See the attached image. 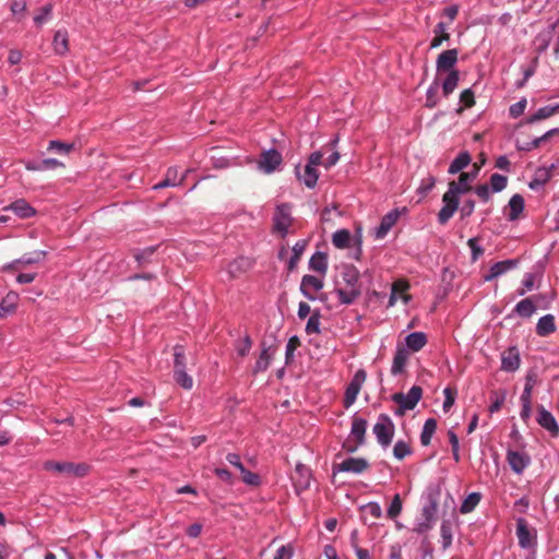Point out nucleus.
I'll list each match as a JSON object with an SVG mask.
<instances>
[{
    "label": "nucleus",
    "mask_w": 559,
    "mask_h": 559,
    "mask_svg": "<svg viewBox=\"0 0 559 559\" xmlns=\"http://www.w3.org/2000/svg\"><path fill=\"white\" fill-rule=\"evenodd\" d=\"M309 269L324 276L328 271L326 254L320 251L312 254V257L309 260Z\"/></svg>",
    "instance_id": "bb28decb"
},
{
    "label": "nucleus",
    "mask_w": 559,
    "mask_h": 559,
    "mask_svg": "<svg viewBox=\"0 0 559 559\" xmlns=\"http://www.w3.org/2000/svg\"><path fill=\"white\" fill-rule=\"evenodd\" d=\"M465 188H460L455 181L449 183L448 191L442 197L443 206L438 214V221L444 225L454 215L459 207V195L465 192Z\"/></svg>",
    "instance_id": "f03ea898"
},
{
    "label": "nucleus",
    "mask_w": 559,
    "mask_h": 559,
    "mask_svg": "<svg viewBox=\"0 0 559 559\" xmlns=\"http://www.w3.org/2000/svg\"><path fill=\"white\" fill-rule=\"evenodd\" d=\"M251 266L252 262L250 259L240 257L235 259L227 265V273L229 277L235 278L246 273Z\"/></svg>",
    "instance_id": "4be33fe9"
},
{
    "label": "nucleus",
    "mask_w": 559,
    "mask_h": 559,
    "mask_svg": "<svg viewBox=\"0 0 559 559\" xmlns=\"http://www.w3.org/2000/svg\"><path fill=\"white\" fill-rule=\"evenodd\" d=\"M361 509L369 513L374 519H380L382 516V509L378 502H368L362 506Z\"/></svg>",
    "instance_id": "5fc2aeb1"
},
{
    "label": "nucleus",
    "mask_w": 559,
    "mask_h": 559,
    "mask_svg": "<svg viewBox=\"0 0 559 559\" xmlns=\"http://www.w3.org/2000/svg\"><path fill=\"white\" fill-rule=\"evenodd\" d=\"M507 461L511 467V469L515 474H522L523 471L531 463L530 456L525 452L509 450L507 452Z\"/></svg>",
    "instance_id": "ddd939ff"
},
{
    "label": "nucleus",
    "mask_w": 559,
    "mask_h": 559,
    "mask_svg": "<svg viewBox=\"0 0 559 559\" xmlns=\"http://www.w3.org/2000/svg\"><path fill=\"white\" fill-rule=\"evenodd\" d=\"M252 346L251 338L246 336L241 341H239L236 345V352L239 356L245 357L249 354Z\"/></svg>",
    "instance_id": "3c124183"
},
{
    "label": "nucleus",
    "mask_w": 559,
    "mask_h": 559,
    "mask_svg": "<svg viewBox=\"0 0 559 559\" xmlns=\"http://www.w3.org/2000/svg\"><path fill=\"white\" fill-rule=\"evenodd\" d=\"M556 331L555 317L546 314L542 317L536 324V333L539 336H547Z\"/></svg>",
    "instance_id": "a878e982"
},
{
    "label": "nucleus",
    "mask_w": 559,
    "mask_h": 559,
    "mask_svg": "<svg viewBox=\"0 0 559 559\" xmlns=\"http://www.w3.org/2000/svg\"><path fill=\"white\" fill-rule=\"evenodd\" d=\"M459 73L457 71H450L442 83V91L444 96H449L457 86Z\"/></svg>",
    "instance_id": "a19ab883"
},
{
    "label": "nucleus",
    "mask_w": 559,
    "mask_h": 559,
    "mask_svg": "<svg viewBox=\"0 0 559 559\" xmlns=\"http://www.w3.org/2000/svg\"><path fill=\"white\" fill-rule=\"evenodd\" d=\"M460 103L464 105L465 108H469L474 105V93L471 88L464 90L460 95Z\"/></svg>",
    "instance_id": "e2e57ef3"
},
{
    "label": "nucleus",
    "mask_w": 559,
    "mask_h": 559,
    "mask_svg": "<svg viewBox=\"0 0 559 559\" xmlns=\"http://www.w3.org/2000/svg\"><path fill=\"white\" fill-rule=\"evenodd\" d=\"M409 284L404 280H397L392 284L391 296L389 299V307H393L399 299L407 304L411 296L407 294Z\"/></svg>",
    "instance_id": "dca6fc26"
},
{
    "label": "nucleus",
    "mask_w": 559,
    "mask_h": 559,
    "mask_svg": "<svg viewBox=\"0 0 559 559\" xmlns=\"http://www.w3.org/2000/svg\"><path fill=\"white\" fill-rule=\"evenodd\" d=\"M273 355H274V353H273L272 348L266 347L263 344L261 354H260L258 360L255 361L253 372L259 373V372L265 371L272 361Z\"/></svg>",
    "instance_id": "cd10ccee"
},
{
    "label": "nucleus",
    "mask_w": 559,
    "mask_h": 559,
    "mask_svg": "<svg viewBox=\"0 0 559 559\" xmlns=\"http://www.w3.org/2000/svg\"><path fill=\"white\" fill-rule=\"evenodd\" d=\"M307 240H298L294 247H293V255L289 258L287 262V269L288 271H294L297 267V264L304 254L306 247H307Z\"/></svg>",
    "instance_id": "c756f323"
},
{
    "label": "nucleus",
    "mask_w": 559,
    "mask_h": 559,
    "mask_svg": "<svg viewBox=\"0 0 559 559\" xmlns=\"http://www.w3.org/2000/svg\"><path fill=\"white\" fill-rule=\"evenodd\" d=\"M72 144H66L60 141H50L48 145V150L56 151L61 154H68L72 150Z\"/></svg>",
    "instance_id": "13d9d810"
},
{
    "label": "nucleus",
    "mask_w": 559,
    "mask_h": 559,
    "mask_svg": "<svg viewBox=\"0 0 559 559\" xmlns=\"http://www.w3.org/2000/svg\"><path fill=\"white\" fill-rule=\"evenodd\" d=\"M352 240V235L347 229H338L332 236V243L337 249L348 248Z\"/></svg>",
    "instance_id": "2f4dec72"
},
{
    "label": "nucleus",
    "mask_w": 559,
    "mask_h": 559,
    "mask_svg": "<svg viewBox=\"0 0 559 559\" xmlns=\"http://www.w3.org/2000/svg\"><path fill=\"white\" fill-rule=\"evenodd\" d=\"M36 276H37L36 272H27V273L20 272L16 276V282L19 284H31L35 281Z\"/></svg>",
    "instance_id": "774afa93"
},
{
    "label": "nucleus",
    "mask_w": 559,
    "mask_h": 559,
    "mask_svg": "<svg viewBox=\"0 0 559 559\" xmlns=\"http://www.w3.org/2000/svg\"><path fill=\"white\" fill-rule=\"evenodd\" d=\"M480 498H481L480 493H478V492L469 493L461 504V508H460L461 513L466 514V513L472 512L476 508V506L479 503Z\"/></svg>",
    "instance_id": "ea45409f"
},
{
    "label": "nucleus",
    "mask_w": 559,
    "mask_h": 559,
    "mask_svg": "<svg viewBox=\"0 0 559 559\" xmlns=\"http://www.w3.org/2000/svg\"><path fill=\"white\" fill-rule=\"evenodd\" d=\"M175 370H186V361H185V354L183 349L180 346L175 347Z\"/></svg>",
    "instance_id": "864d4df0"
},
{
    "label": "nucleus",
    "mask_w": 559,
    "mask_h": 559,
    "mask_svg": "<svg viewBox=\"0 0 559 559\" xmlns=\"http://www.w3.org/2000/svg\"><path fill=\"white\" fill-rule=\"evenodd\" d=\"M501 367L504 371H515L520 367L519 354L514 350H510L502 357Z\"/></svg>",
    "instance_id": "c9c22d12"
},
{
    "label": "nucleus",
    "mask_w": 559,
    "mask_h": 559,
    "mask_svg": "<svg viewBox=\"0 0 559 559\" xmlns=\"http://www.w3.org/2000/svg\"><path fill=\"white\" fill-rule=\"evenodd\" d=\"M297 176L300 181L304 182V185L308 188H313L317 185L319 174L316 169V167H311L309 165L305 166L304 173L300 174L297 170Z\"/></svg>",
    "instance_id": "7c9ffc66"
},
{
    "label": "nucleus",
    "mask_w": 559,
    "mask_h": 559,
    "mask_svg": "<svg viewBox=\"0 0 559 559\" xmlns=\"http://www.w3.org/2000/svg\"><path fill=\"white\" fill-rule=\"evenodd\" d=\"M401 512H402V500H401L400 495L396 493L393 497V499L386 510V515H388V518L394 520L400 515Z\"/></svg>",
    "instance_id": "37998d69"
},
{
    "label": "nucleus",
    "mask_w": 559,
    "mask_h": 559,
    "mask_svg": "<svg viewBox=\"0 0 559 559\" xmlns=\"http://www.w3.org/2000/svg\"><path fill=\"white\" fill-rule=\"evenodd\" d=\"M421 394L423 390L417 385L412 386L406 394L395 393L392 396L393 401L399 405V409L395 412V414L402 415L405 411L413 409L421 399Z\"/></svg>",
    "instance_id": "39448f33"
},
{
    "label": "nucleus",
    "mask_w": 559,
    "mask_h": 559,
    "mask_svg": "<svg viewBox=\"0 0 559 559\" xmlns=\"http://www.w3.org/2000/svg\"><path fill=\"white\" fill-rule=\"evenodd\" d=\"M411 453L408 444L404 441H397L393 448V454L397 460H403Z\"/></svg>",
    "instance_id": "09e8293b"
},
{
    "label": "nucleus",
    "mask_w": 559,
    "mask_h": 559,
    "mask_svg": "<svg viewBox=\"0 0 559 559\" xmlns=\"http://www.w3.org/2000/svg\"><path fill=\"white\" fill-rule=\"evenodd\" d=\"M427 344L426 334L423 332H413L405 337V345H403L408 353L419 352Z\"/></svg>",
    "instance_id": "5701e85b"
},
{
    "label": "nucleus",
    "mask_w": 559,
    "mask_h": 559,
    "mask_svg": "<svg viewBox=\"0 0 559 559\" xmlns=\"http://www.w3.org/2000/svg\"><path fill=\"white\" fill-rule=\"evenodd\" d=\"M4 211H12L20 218H29L36 214L35 209L24 199H19L4 207Z\"/></svg>",
    "instance_id": "412c9836"
},
{
    "label": "nucleus",
    "mask_w": 559,
    "mask_h": 559,
    "mask_svg": "<svg viewBox=\"0 0 559 559\" xmlns=\"http://www.w3.org/2000/svg\"><path fill=\"white\" fill-rule=\"evenodd\" d=\"M399 216V210H392L388 214H385L382 217L380 225L374 229V237L377 239L384 238L390 231V229L396 224Z\"/></svg>",
    "instance_id": "6ab92c4d"
},
{
    "label": "nucleus",
    "mask_w": 559,
    "mask_h": 559,
    "mask_svg": "<svg viewBox=\"0 0 559 559\" xmlns=\"http://www.w3.org/2000/svg\"><path fill=\"white\" fill-rule=\"evenodd\" d=\"M174 377L183 389L190 390L193 386V380L186 370L174 371Z\"/></svg>",
    "instance_id": "c03bdc74"
},
{
    "label": "nucleus",
    "mask_w": 559,
    "mask_h": 559,
    "mask_svg": "<svg viewBox=\"0 0 559 559\" xmlns=\"http://www.w3.org/2000/svg\"><path fill=\"white\" fill-rule=\"evenodd\" d=\"M449 441L452 448V455L455 462L460 461V442L457 436L453 431H449Z\"/></svg>",
    "instance_id": "6e6d98bb"
},
{
    "label": "nucleus",
    "mask_w": 559,
    "mask_h": 559,
    "mask_svg": "<svg viewBox=\"0 0 559 559\" xmlns=\"http://www.w3.org/2000/svg\"><path fill=\"white\" fill-rule=\"evenodd\" d=\"M537 423L547 431L550 432L552 437H557L559 435V426L557 424L554 415L545 409L544 406L538 407V416Z\"/></svg>",
    "instance_id": "f3484780"
},
{
    "label": "nucleus",
    "mask_w": 559,
    "mask_h": 559,
    "mask_svg": "<svg viewBox=\"0 0 559 559\" xmlns=\"http://www.w3.org/2000/svg\"><path fill=\"white\" fill-rule=\"evenodd\" d=\"M471 163V156L467 152H462L459 156L451 163L449 167V173L454 175L462 169H464Z\"/></svg>",
    "instance_id": "4c0bfd02"
},
{
    "label": "nucleus",
    "mask_w": 559,
    "mask_h": 559,
    "mask_svg": "<svg viewBox=\"0 0 559 559\" xmlns=\"http://www.w3.org/2000/svg\"><path fill=\"white\" fill-rule=\"evenodd\" d=\"M373 433L379 444L383 448H388L393 439L395 427L392 419L384 414L378 417L377 423L373 426Z\"/></svg>",
    "instance_id": "7ed1b4c3"
},
{
    "label": "nucleus",
    "mask_w": 559,
    "mask_h": 559,
    "mask_svg": "<svg viewBox=\"0 0 559 559\" xmlns=\"http://www.w3.org/2000/svg\"><path fill=\"white\" fill-rule=\"evenodd\" d=\"M366 378L367 374L362 369L357 370L354 374L345 391L344 406L346 408L355 403L357 395L359 394L361 386L366 381Z\"/></svg>",
    "instance_id": "6e6552de"
},
{
    "label": "nucleus",
    "mask_w": 559,
    "mask_h": 559,
    "mask_svg": "<svg viewBox=\"0 0 559 559\" xmlns=\"http://www.w3.org/2000/svg\"><path fill=\"white\" fill-rule=\"evenodd\" d=\"M491 400H492V403L491 405L489 406V412L490 413H496L498 412L502 404L504 403V400H506V394H501V395H498V394H493L491 396Z\"/></svg>",
    "instance_id": "338daca9"
},
{
    "label": "nucleus",
    "mask_w": 559,
    "mask_h": 559,
    "mask_svg": "<svg viewBox=\"0 0 559 559\" xmlns=\"http://www.w3.org/2000/svg\"><path fill=\"white\" fill-rule=\"evenodd\" d=\"M292 479L296 491L300 493L301 491L309 488L311 472L306 465L298 463L295 467V474L293 475Z\"/></svg>",
    "instance_id": "f8f14e48"
},
{
    "label": "nucleus",
    "mask_w": 559,
    "mask_h": 559,
    "mask_svg": "<svg viewBox=\"0 0 559 559\" xmlns=\"http://www.w3.org/2000/svg\"><path fill=\"white\" fill-rule=\"evenodd\" d=\"M478 174V168L474 170L473 173H462L459 178V182H456L460 188H465V192L471 189L469 182L473 181Z\"/></svg>",
    "instance_id": "8fccbe9b"
},
{
    "label": "nucleus",
    "mask_w": 559,
    "mask_h": 559,
    "mask_svg": "<svg viewBox=\"0 0 559 559\" xmlns=\"http://www.w3.org/2000/svg\"><path fill=\"white\" fill-rule=\"evenodd\" d=\"M535 274L533 273H526L524 275V278L522 281V288L518 290L519 296L525 295L527 292H531L534 288L535 285Z\"/></svg>",
    "instance_id": "de8ad7c7"
},
{
    "label": "nucleus",
    "mask_w": 559,
    "mask_h": 559,
    "mask_svg": "<svg viewBox=\"0 0 559 559\" xmlns=\"http://www.w3.org/2000/svg\"><path fill=\"white\" fill-rule=\"evenodd\" d=\"M467 245L472 251V259L476 261L484 252L483 248L478 245L477 238H471Z\"/></svg>",
    "instance_id": "052dcab7"
},
{
    "label": "nucleus",
    "mask_w": 559,
    "mask_h": 559,
    "mask_svg": "<svg viewBox=\"0 0 559 559\" xmlns=\"http://www.w3.org/2000/svg\"><path fill=\"white\" fill-rule=\"evenodd\" d=\"M437 429V421L433 418H429L425 421L423 431L420 433V442L423 445H428L431 438Z\"/></svg>",
    "instance_id": "e433bc0d"
},
{
    "label": "nucleus",
    "mask_w": 559,
    "mask_h": 559,
    "mask_svg": "<svg viewBox=\"0 0 559 559\" xmlns=\"http://www.w3.org/2000/svg\"><path fill=\"white\" fill-rule=\"evenodd\" d=\"M52 47L56 53L64 55L69 49L68 33L64 29H58L55 33Z\"/></svg>",
    "instance_id": "c85d7f7f"
},
{
    "label": "nucleus",
    "mask_w": 559,
    "mask_h": 559,
    "mask_svg": "<svg viewBox=\"0 0 559 559\" xmlns=\"http://www.w3.org/2000/svg\"><path fill=\"white\" fill-rule=\"evenodd\" d=\"M321 325V314L319 310H316L311 313L310 318L307 321L306 324V332L307 334H319L321 332L320 330Z\"/></svg>",
    "instance_id": "79ce46f5"
},
{
    "label": "nucleus",
    "mask_w": 559,
    "mask_h": 559,
    "mask_svg": "<svg viewBox=\"0 0 559 559\" xmlns=\"http://www.w3.org/2000/svg\"><path fill=\"white\" fill-rule=\"evenodd\" d=\"M526 105H527V102L525 98H522L518 103L511 105L510 109H509L510 116L512 118L520 117L524 112Z\"/></svg>",
    "instance_id": "4d7b16f0"
},
{
    "label": "nucleus",
    "mask_w": 559,
    "mask_h": 559,
    "mask_svg": "<svg viewBox=\"0 0 559 559\" xmlns=\"http://www.w3.org/2000/svg\"><path fill=\"white\" fill-rule=\"evenodd\" d=\"M369 464L367 460L362 457H348L334 466V471L360 474L368 468Z\"/></svg>",
    "instance_id": "4468645a"
},
{
    "label": "nucleus",
    "mask_w": 559,
    "mask_h": 559,
    "mask_svg": "<svg viewBox=\"0 0 559 559\" xmlns=\"http://www.w3.org/2000/svg\"><path fill=\"white\" fill-rule=\"evenodd\" d=\"M292 221V207L288 204L277 205L273 217V230L285 237L288 234Z\"/></svg>",
    "instance_id": "423d86ee"
},
{
    "label": "nucleus",
    "mask_w": 559,
    "mask_h": 559,
    "mask_svg": "<svg viewBox=\"0 0 559 559\" xmlns=\"http://www.w3.org/2000/svg\"><path fill=\"white\" fill-rule=\"evenodd\" d=\"M46 471L56 472L66 476L83 477L88 472V466L84 463L74 464L71 462L47 461L44 463Z\"/></svg>",
    "instance_id": "20e7f679"
},
{
    "label": "nucleus",
    "mask_w": 559,
    "mask_h": 559,
    "mask_svg": "<svg viewBox=\"0 0 559 559\" xmlns=\"http://www.w3.org/2000/svg\"><path fill=\"white\" fill-rule=\"evenodd\" d=\"M437 92H438V85H432L427 90V97H426V106L429 108H432L437 105Z\"/></svg>",
    "instance_id": "680f3d73"
},
{
    "label": "nucleus",
    "mask_w": 559,
    "mask_h": 559,
    "mask_svg": "<svg viewBox=\"0 0 559 559\" xmlns=\"http://www.w3.org/2000/svg\"><path fill=\"white\" fill-rule=\"evenodd\" d=\"M324 286L323 276L304 275L300 283L301 294L309 300H316V293L320 292Z\"/></svg>",
    "instance_id": "9d476101"
},
{
    "label": "nucleus",
    "mask_w": 559,
    "mask_h": 559,
    "mask_svg": "<svg viewBox=\"0 0 559 559\" xmlns=\"http://www.w3.org/2000/svg\"><path fill=\"white\" fill-rule=\"evenodd\" d=\"M514 310L520 317L530 318L536 311V307L531 298H525L516 304Z\"/></svg>",
    "instance_id": "58836bf2"
},
{
    "label": "nucleus",
    "mask_w": 559,
    "mask_h": 559,
    "mask_svg": "<svg viewBox=\"0 0 559 559\" xmlns=\"http://www.w3.org/2000/svg\"><path fill=\"white\" fill-rule=\"evenodd\" d=\"M282 164V155L276 150H266L261 154L258 168L264 174H272Z\"/></svg>",
    "instance_id": "1a4fd4ad"
},
{
    "label": "nucleus",
    "mask_w": 559,
    "mask_h": 559,
    "mask_svg": "<svg viewBox=\"0 0 559 559\" xmlns=\"http://www.w3.org/2000/svg\"><path fill=\"white\" fill-rule=\"evenodd\" d=\"M47 252L44 250H37L32 253H25L21 258L13 260L3 265V271H20L26 265L36 264L45 260Z\"/></svg>",
    "instance_id": "0eeeda50"
},
{
    "label": "nucleus",
    "mask_w": 559,
    "mask_h": 559,
    "mask_svg": "<svg viewBox=\"0 0 559 559\" xmlns=\"http://www.w3.org/2000/svg\"><path fill=\"white\" fill-rule=\"evenodd\" d=\"M516 265V261L514 260H506L495 263L487 275H485L484 280L486 282H490L495 280L496 277L507 273L511 269H513Z\"/></svg>",
    "instance_id": "b1692460"
},
{
    "label": "nucleus",
    "mask_w": 559,
    "mask_h": 559,
    "mask_svg": "<svg viewBox=\"0 0 559 559\" xmlns=\"http://www.w3.org/2000/svg\"><path fill=\"white\" fill-rule=\"evenodd\" d=\"M240 473H241L243 483L251 485V486H257L260 484L259 475L246 469V467H243V471H240Z\"/></svg>",
    "instance_id": "bf43d9fd"
},
{
    "label": "nucleus",
    "mask_w": 559,
    "mask_h": 559,
    "mask_svg": "<svg viewBox=\"0 0 559 559\" xmlns=\"http://www.w3.org/2000/svg\"><path fill=\"white\" fill-rule=\"evenodd\" d=\"M509 219L515 221L524 210V199L520 194H514L509 201Z\"/></svg>",
    "instance_id": "72a5a7b5"
},
{
    "label": "nucleus",
    "mask_w": 559,
    "mask_h": 559,
    "mask_svg": "<svg viewBox=\"0 0 559 559\" xmlns=\"http://www.w3.org/2000/svg\"><path fill=\"white\" fill-rule=\"evenodd\" d=\"M516 536L522 548H533L536 544V534L528 528L524 519L516 521Z\"/></svg>",
    "instance_id": "9b49d317"
},
{
    "label": "nucleus",
    "mask_w": 559,
    "mask_h": 559,
    "mask_svg": "<svg viewBox=\"0 0 559 559\" xmlns=\"http://www.w3.org/2000/svg\"><path fill=\"white\" fill-rule=\"evenodd\" d=\"M435 185L436 178L431 175H428L426 178L421 180L419 187L417 188V193L420 194L421 197H425L432 190Z\"/></svg>",
    "instance_id": "a18cd8bd"
},
{
    "label": "nucleus",
    "mask_w": 559,
    "mask_h": 559,
    "mask_svg": "<svg viewBox=\"0 0 559 559\" xmlns=\"http://www.w3.org/2000/svg\"><path fill=\"white\" fill-rule=\"evenodd\" d=\"M457 50L456 49H449L445 51H442L436 62L437 71L438 72H450L453 71V67L457 62Z\"/></svg>",
    "instance_id": "a211bd4d"
},
{
    "label": "nucleus",
    "mask_w": 559,
    "mask_h": 559,
    "mask_svg": "<svg viewBox=\"0 0 559 559\" xmlns=\"http://www.w3.org/2000/svg\"><path fill=\"white\" fill-rule=\"evenodd\" d=\"M341 277L346 287H336L335 293L341 304L350 305L361 294L359 285V271L353 265H343L341 270Z\"/></svg>",
    "instance_id": "f257e3e1"
},
{
    "label": "nucleus",
    "mask_w": 559,
    "mask_h": 559,
    "mask_svg": "<svg viewBox=\"0 0 559 559\" xmlns=\"http://www.w3.org/2000/svg\"><path fill=\"white\" fill-rule=\"evenodd\" d=\"M189 170L183 174L179 173L177 167H170L167 169L165 179L153 187L154 190H159L167 187H178L182 185Z\"/></svg>",
    "instance_id": "2eb2a0df"
},
{
    "label": "nucleus",
    "mask_w": 559,
    "mask_h": 559,
    "mask_svg": "<svg viewBox=\"0 0 559 559\" xmlns=\"http://www.w3.org/2000/svg\"><path fill=\"white\" fill-rule=\"evenodd\" d=\"M559 111V103L554 106H545L539 108L534 115L528 118L530 123L547 119Z\"/></svg>",
    "instance_id": "f704fd0d"
},
{
    "label": "nucleus",
    "mask_w": 559,
    "mask_h": 559,
    "mask_svg": "<svg viewBox=\"0 0 559 559\" xmlns=\"http://www.w3.org/2000/svg\"><path fill=\"white\" fill-rule=\"evenodd\" d=\"M367 429V420L364 418L355 417L352 423L350 435L357 440L359 444L364 442Z\"/></svg>",
    "instance_id": "473e14b6"
},
{
    "label": "nucleus",
    "mask_w": 559,
    "mask_h": 559,
    "mask_svg": "<svg viewBox=\"0 0 559 559\" xmlns=\"http://www.w3.org/2000/svg\"><path fill=\"white\" fill-rule=\"evenodd\" d=\"M51 12L52 4L47 3L41 8L40 13L34 17V22L39 26L43 25L50 17Z\"/></svg>",
    "instance_id": "603ef678"
},
{
    "label": "nucleus",
    "mask_w": 559,
    "mask_h": 559,
    "mask_svg": "<svg viewBox=\"0 0 559 559\" xmlns=\"http://www.w3.org/2000/svg\"><path fill=\"white\" fill-rule=\"evenodd\" d=\"M26 1L25 0H13L10 10L12 14L20 15L23 14L26 11Z\"/></svg>",
    "instance_id": "69168bd1"
},
{
    "label": "nucleus",
    "mask_w": 559,
    "mask_h": 559,
    "mask_svg": "<svg viewBox=\"0 0 559 559\" xmlns=\"http://www.w3.org/2000/svg\"><path fill=\"white\" fill-rule=\"evenodd\" d=\"M508 179L500 174H493L490 177L491 189L495 192H500L507 187Z\"/></svg>",
    "instance_id": "49530a36"
},
{
    "label": "nucleus",
    "mask_w": 559,
    "mask_h": 559,
    "mask_svg": "<svg viewBox=\"0 0 559 559\" xmlns=\"http://www.w3.org/2000/svg\"><path fill=\"white\" fill-rule=\"evenodd\" d=\"M449 24H445V22H439L435 29H433V38L430 43V48L435 49L440 47L443 41H447L450 39V34L448 33Z\"/></svg>",
    "instance_id": "393cba45"
},
{
    "label": "nucleus",
    "mask_w": 559,
    "mask_h": 559,
    "mask_svg": "<svg viewBox=\"0 0 559 559\" xmlns=\"http://www.w3.org/2000/svg\"><path fill=\"white\" fill-rule=\"evenodd\" d=\"M293 554H294V550H293L292 546L284 545L277 549L273 559H292Z\"/></svg>",
    "instance_id": "0e129e2a"
},
{
    "label": "nucleus",
    "mask_w": 559,
    "mask_h": 559,
    "mask_svg": "<svg viewBox=\"0 0 559 559\" xmlns=\"http://www.w3.org/2000/svg\"><path fill=\"white\" fill-rule=\"evenodd\" d=\"M409 353L408 350L401 344L396 346L395 355L393 358V362L391 366V373L393 376H399L404 372L405 366L408 361Z\"/></svg>",
    "instance_id": "aec40b11"
}]
</instances>
